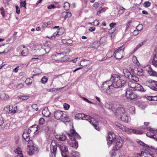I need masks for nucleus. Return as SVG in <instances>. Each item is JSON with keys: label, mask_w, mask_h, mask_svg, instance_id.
<instances>
[{"label": "nucleus", "mask_w": 157, "mask_h": 157, "mask_svg": "<svg viewBox=\"0 0 157 157\" xmlns=\"http://www.w3.org/2000/svg\"><path fill=\"white\" fill-rule=\"evenodd\" d=\"M110 80L112 86L115 88L122 87L126 83V80L124 77L122 76L121 77L117 74H112Z\"/></svg>", "instance_id": "nucleus-1"}, {"label": "nucleus", "mask_w": 157, "mask_h": 157, "mask_svg": "<svg viewBox=\"0 0 157 157\" xmlns=\"http://www.w3.org/2000/svg\"><path fill=\"white\" fill-rule=\"evenodd\" d=\"M67 134L70 137L72 143H74L71 146L72 147L77 149L78 147V142L76 140V139H80V137L79 135L74 130H71L70 132Z\"/></svg>", "instance_id": "nucleus-2"}, {"label": "nucleus", "mask_w": 157, "mask_h": 157, "mask_svg": "<svg viewBox=\"0 0 157 157\" xmlns=\"http://www.w3.org/2000/svg\"><path fill=\"white\" fill-rule=\"evenodd\" d=\"M116 115L118 119L123 121L127 123L128 121V117L127 116L125 109L123 107L117 108Z\"/></svg>", "instance_id": "nucleus-3"}, {"label": "nucleus", "mask_w": 157, "mask_h": 157, "mask_svg": "<svg viewBox=\"0 0 157 157\" xmlns=\"http://www.w3.org/2000/svg\"><path fill=\"white\" fill-rule=\"evenodd\" d=\"M35 50L38 55L39 56H41L48 53L50 50V48L48 45V44L46 43L43 46H36Z\"/></svg>", "instance_id": "nucleus-4"}, {"label": "nucleus", "mask_w": 157, "mask_h": 157, "mask_svg": "<svg viewBox=\"0 0 157 157\" xmlns=\"http://www.w3.org/2000/svg\"><path fill=\"white\" fill-rule=\"evenodd\" d=\"M28 141L27 145V152L29 155L31 156L35 153H37L38 151V148L36 146H34L33 141L31 140H28Z\"/></svg>", "instance_id": "nucleus-5"}, {"label": "nucleus", "mask_w": 157, "mask_h": 157, "mask_svg": "<svg viewBox=\"0 0 157 157\" xmlns=\"http://www.w3.org/2000/svg\"><path fill=\"white\" fill-rule=\"evenodd\" d=\"M128 86L135 91H138L144 92L145 90L143 87L139 84L135 82L130 81L128 82Z\"/></svg>", "instance_id": "nucleus-6"}, {"label": "nucleus", "mask_w": 157, "mask_h": 157, "mask_svg": "<svg viewBox=\"0 0 157 157\" xmlns=\"http://www.w3.org/2000/svg\"><path fill=\"white\" fill-rule=\"evenodd\" d=\"M125 96L127 99L130 101L137 98L139 97V95L134 93L129 89H127Z\"/></svg>", "instance_id": "nucleus-7"}, {"label": "nucleus", "mask_w": 157, "mask_h": 157, "mask_svg": "<svg viewBox=\"0 0 157 157\" xmlns=\"http://www.w3.org/2000/svg\"><path fill=\"white\" fill-rule=\"evenodd\" d=\"M112 82L110 79L107 80L103 83L101 89L104 92H106L108 94H109L110 92L109 91L108 89H110V87L112 86Z\"/></svg>", "instance_id": "nucleus-8"}, {"label": "nucleus", "mask_w": 157, "mask_h": 157, "mask_svg": "<svg viewBox=\"0 0 157 157\" xmlns=\"http://www.w3.org/2000/svg\"><path fill=\"white\" fill-rule=\"evenodd\" d=\"M86 116L87 117H84V119L85 118V120L89 122L91 124L94 126L96 129L99 131L100 128L98 126V122L96 121L94 118L86 115Z\"/></svg>", "instance_id": "nucleus-9"}, {"label": "nucleus", "mask_w": 157, "mask_h": 157, "mask_svg": "<svg viewBox=\"0 0 157 157\" xmlns=\"http://www.w3.org/2000/svg\"><path fill=\"white\" fill-rule=\"evenodd\" d=\"M106 139L108 145L110 146L111 144L114 143L116 140L115 135L113 133H109Z\"/></svg>", "instance_id": "nucleus-10"}, {"label": "nucleus", "mask_w": 157, "mask_h": 157, "mask_svg": "<svg viewBox=\"0 0 157 157\" xmlns=\"http://www.w3.org/2000/svg\"><path fill=\"white\" fill-rule=\"evenodd\" d=\"M122 47H121L114 52V57L117 59H121L123 55L124 49H121Z\"/></svg>", "instance_id": "nucleus-11"}, {"label": "nucleus", "mask_w": 157, "mask_h": 157, "mask_svg": "<svg viewBox=\"0 0 157 157\" xmlns=\"http://www.w3.org/2000/svg\"><path fill=\"white\" fill-rule=\"evenodd\" d=\"M58 147L61 151L62 156L63 157H68V151L65 146L63 144H61L58 145Z\"/></svg>", "instance_id": "nucleus-12"}, {"label": "nucleus", "mask_w": 157, "mask_h": 157, "mask_svg": "<svg viewBox=\"0 0 157 157\" xmlns=\"http://www.w3.org/2000/svg\"><path fill=\"white\" fill-rule=\"evenodd\" d=\"M147 128L150 132L146 133L147 136L151 138H153L157 141V138L155 135V133H157V130H154L153 128L149 127Z\"/></svg>", "instance_id": "nucleus-13"}, {"label": "nucleus", "mask_w": 157, "mask_h": 157, "mask_svg": "<svg viewBox=\"0 0 157 157\" xmlns=\"http://www.w3.org/2000/svg\"><path fill=\"white\" fill-rule=\"evenodd\" d=\"M38 125H34L30 127L27 131L28 133L37 134L38 131Z\"/></svg>", "instance_id": "nucleus-14"}, {"label": "nucleus", "mask_w": 157, "mask_h": 157, "mask_svg": "<svg viewBox=\"0 0 157 157\" xmlns=\"http://www.w3.org/2000/svg\"><path fill=\"white\" fill-rule=\"evenodd\" d=\"M148 86L153 90L157 91V82L152 80H150Z\"/></svg>", "instance_id": "nucleus-15"}, {"label": "nucleus", "mask_w": 157, "mask_h": 157, "mask_svg": "<svg viewBox=\"0 0 157 157\" xmlns=\"http://www.w3.org/2000/svg\"><path fill=\"white\" fill-rule=\"evenodd\" d=\"M145 68L147 72H148L151 75L157 76V73L153 70L150 65H148L146 66Z\"/></svg>", "instance_id": "nucleus-16"}, {"label": "nucleus", "mask_w": 157, "mask_h": 157, "mask_svg": "<svg viewBox=\"0 0 157 157\" xmlns=\"http://www.w3.org/2000/svg\"><path fill=\"white\" fill-rule=\"evenodd\" d=\"M126 132H127L128 133H133L134 134H142L144 132L143 131H139L136 129H133L131 128H127L125 129Z\"/></svg>", "instance_id": "nucleus-17"}, {"label": "nucleus", "mask_w": 157, "mask_h": 157, "mask_svg": "<svg viewBox=\"0 0 157 157\" xmlns=\"http://www.w3.org/2000/svg\"><path fill=\"white\" fill-rule=\"evenodd\" d=\"M63 112L61 111L57 110L54 112V117L57 120H60Z\"/></svg>", "instance_id": "nucleus-18"}, {"label": "nucleus", "mask_w": 157, "mask_h": 157, "mask_svg": "<svg viewBox=\"0 0 157 157\" xmlns=\"http://www.w3.org/2000/svg\"><path fill=\"white\" fill-rule=\"evenodd\" d=\"M115 146L113 147L114 149H117L118 150V148H120L121 147L122 145V141H120V140H116L115 141Z\"/></svg>", "instance_id": "nucleus-19"}, {"label": "nucleus", "mask_w": 157, "mask_h": 157, "mask_svg": "<svg viewBox=\"0 0 157 157\" xmlns=\"http://www.w3.org/2000/svg\"><path fill=\"white\" fill-rule=\"evenodd\" d=\"M134 72L135 74H137L138 75L141 76L143 75L144 73L143 70L140 67L135 69Z\"/></svg>", "instance_id": "nucleus-20"}, {"label": "nucleus", "mask_w": 157, "mask_h": 157, "mask_svg": "<svg viewBox=\"0 0 157 157\" xmlns=\"http://www.w3.org/2000/svg\"><path fill=\"white\" fill-rule=\"evenodd\" d=\"M42 114L44 116L48 117H49L51 113L49 111L48 107H45L42 110Z\"/></svg>", "instance_id": "nucleus-21"}, {"label": "nucleus", "mask_w": 157, "mask_h": 157, "mask_svg": "<svg viewBox=\"0 0 157 157\" xmlns=\"http://www.w3.org/2000/svg\"><path fill=\"white\" fill-rule=\"evenodd\" d=\"M62 115L63 116H62V117L60 120L62 122H68L70 121V119L69 117L67 116L65 112L63 113Z\"/></svg>", "instance_id": "nucleus-22"}, {"label": "nucleus", "mask_w": 157, "mask_h": 157, "mask_svg": "<svg viewBox=\"0 0 157 157\" xmlns=\"http://www.w3.org/2000/svg\"><path fill=\"white\" fill-rule=\"evenodd\" d=\"M56 138L59 140L64 141L67 138L66 136L63 134H61L57 135L56 136Z\"/></svg>", "instance_id": "nucleus-23"}, {"label": "nucleus", "mask_w": 157, "mask_h": 157, "mask_svg": "<svg viewBox=\"0 0 157 157\" xmlns=\"http://www.w3.org/2000/svg\"><path fill=\"white\" fill-rule=\"evenodd\" d=\"M123 72L125 77L128 79L130 78V76H131L132 75L130 71L127 69H124Z\"/></svg>", "instance_id": "nucleus-24"}, {"label": "nucleus", "mask_w": 157, "mask_h": 157, "mask_svg": "<svg viewBox=\"0 0 157 157\" xmlns=\"http://www.w3.org/2000/svg\"><path fill=\"white\" fill-rule=\"evenodd\" d=\"M87 117L86 115L82 113H78L76 115L75 117V119L77 120L80 119L83 120L84 117Z\"/></svg>", "instance_id": "nucleus-25"}, {"label": "nucleus", "mask_w": 157, "mask_h": 157, "mask_svg": "<svg viewBox=\"0 0 157 157\" xmlns=\"http://www.w3.org/2000/svg\"><path fill=\"white\" fill-rule=\"evenodd\" d=\"M152 63L155 67H157V54L154 55L152 60Z\"/></svg>", "instance_id": "nucleus-26"}, {"label": "nucleus", "mask_w": 157, "mask_h": 157, "mask_svg": "<svg viewBox=\"0 0 157 157\" xmlns=\"http://www.w3.org/2000/svg\"><path fill=\"white\" fill-rule=\"evenodd\" d=\"M61 55V53H57L54 55H52L51 56V58L52 59L55 60H58L60 59V57Z\"/></svg>", "instance_id": "nucleus-27"}, {"label": "nucleus", "mask_w": 157, "mask_h": 157, "mask_svg": "<svg viewBox=\"0 0 157 157\" xmlns=\"http://www.w3.org/2000/svg\"><path fill=\"white\" fill-rule=\"evenodd\" d=\"M9 98V95L4 93H2L0 95V98L2 100H7Z\"/></svg>", "instance_id": "nucleus-28"}, {"label": "nucleus", "mask_w": 157, "mask_h": 157, "mask_svg": "<svg viewBox=\"0 0 157 157\" xmlns=\"http://www.w3.org/2000/svg\"><path fill=\"white\" fill-rule=\"evenodd\" d=\"M89 63V60L87 59H83L81 60L80 63V65L84 66L87 65Z\"/></svg>", "instance_id": "nucleus-29"}, {"label": "nucleus", "mask_w": 157, "mask_h": 157, "mask_svg": "<svg viewBox=\"0 0 157 157\" xmlns=\"http://www.w3.org/2000/svg\"><path fill=\"white\" fill-rule=\"evenodd\" d=\"M129 79L135 82H137L139 80V78L136 75H132L131 76H130V78Z\"/></svg>", "instance_id": "nucleus-30"}, {"label": "nucleus", "mask_w": 157, "mask_h": 157, "mask_svg": "<svg viewBox=\"0 0 157 157\" xmlns=\"http://www.w3.org/2000/svg\"><path fill=\"white\" fill-rule=\"evenodd\" d=\"M14 152L18 155L19 157H24L22 154V151H21V149L19 148L16 149L14 151Z\"/></svg>", "instance_id": "nucleus-31"}, {"label": "nucleus", "mask_w": 157, "mask_h": 157, "mask_svg": "<svg viewBox=\"0 0 157 157\" xmlns=\"http://www.w3.org/2000/svg\"><path fill=\"white\" fill-rule=\"evenodd\" d=\"M29 53V51L28 49L25 48L22 50L21 52V55L23 56H26Z\"/></svg>", "instance_id": "nucleus-32"}, {"label": "nucleus", "mask_w": 157, "mask_h": 157, "mask_svg": "<svg viewBox=\"0 0 157 157\" xmlns=\"http://www.w3.org/2000/svg\"><path fill=\"white\" fill-rule=\"evenodd\" d=\"M117 149H114V148L113 147V149L111 151V152L110 153V155L112 157H113L115 156L117 153Z\"/></svg>", "instance_id": "nucleus-33"}, {"label": "nucleus", "mask_w": 157, "mask_h": 157, "mask_svg": "<svg viewBox=\"0 0 157 157\" xmlns=\"http://www.w3.org/2000/svg\"><path fill=\"white\" fill-rule=\"evenodd\" d=\"M71 155L74 157H79V153L76 151H72L71 153Z\"/></svg>", "instance_id": "nucleus-34"}, {"label": "nucleus", "mask_w": 157, "mask_h": 157, "mask_svg": "<svg viewBox=\"0 0 157 157\" xmlns=\"http://www.w3.org/2000/svg\"><path fill=\"white\" fill-rule=\"evenodd\" d=\"M144 44L143 42H141L140 44L137 45L136 47L134 48L133 50V52H135L137 50L139 49L141 46H142Z\"/></svg>", "instance_id": "nucleus-35"}, {"label": "nucleus", "mask_w": 157, "mask_h": 157, "mask_svg": "<svg viewBox=\"0 0 157 157\" xmlns=\"http://www.w3.org/2000/svg\"><path fill=\"white\" fill-rule=\"evenodd\" d=\"M48 78L46 76L43 77L41 80V82L43 84H45L47 82Z\"/></svg>", "instance_id": "nucleus-36"}, {"label": "nucleus", "mask_w": 157, "mask_h": 157, "mask_svg": "<svg viewBox=\"0 0 157 157\" xmlns=\"http://www.w3.org/2000/svg\"><path fill=\"white\" fill-rule=\"evenodd\" d=\"M70 5L67 2H65L64 3L63 7L64 9L66 10H68L69 9Z\"/></svg>", "instance_id": "nucleus-37"}, {"label": "nucleus", "mask_w": 157, "mask_h": 157, "mask_svg": "<svg viewBox=\"0 0 157 157\" xmlns=\"http://www.w3.org/2000/svg\"><path fill=\"white\" fill-rule=\"evenodd\" d=\"M146 152L143 151H141L140 153H138L136 155H135V157H140L142 156H144V155L146 154Z\"/></svg>", "instance_id": "nucleus-38"}, {"label": "nucleus", "mask_w": 157, "mask_h": 157, "mask_svg": "<svg viewBox=\"0 0 157 157\" xmlns=\"http://www.w3.org/2000/svg\"><path fill=\"white\" fill-rule=\"evenodd\" d=\"M57 147H51V153H56Z\"/></svg>", "instance_id": "nucleus-39"}, {"label": "nucleus", "mask_w": 157, "mask_h": 157, "mask_svg": "<svg viewBox=\"0 0 157 157\" xmlns=\"http://www.w3.org/2000/svg\"><path fill=\"white\" fill-rule=\"evenodd\" d=\"M99 46V43L98 42H94L92 45L93 48H97Z\"/></svg>", "instance_id": "nucleus-40"}, {"label": "nucleus", "mask_w": 157, "mask_h": 157, "mask_svg": "<svg viewBox=\"0 0 157 157\" xmlns=\"http://www.w3.org/2000/svg\"><path fill=\"white\" fill-rule=\"evenodd\" d=\"M132 61L136 65H138L140 63L139 61L137 60L136 57L135 56L133 57Z\"/></svg>", "instance_id": "nucleus-41"}, {"label": "nucleus", "mask_w": 157, "mask_h": 157, "mask_svg": "<svg viewBox=\"0 0 157 157\" xmlns=\"http://www.w3.org/2000/svg\"><path fill=\"white\" fill-rule=\"evenodd\" d=\"M18 97L20 99L23 100H25L29 99V96H18Z\"/></svg>", "instance_id": "nucleus-42"}, {"label": "nucleus", "mask_w": 157, "mask_h": 157, "mask_svg": "<svg viewBox=\"0 0 157 157\" xmlns=\"http://www.w3.org/2000/svg\"><path fill=\"white\" fill-rule=\"evenodd\" d=\"M25 82L27 85H30L32 82V80L30 78H27L25 80Z\"/></svg>", "instance_id": "nucleus-43"}, {"label": "nucleus", "mask_w": 157, "mask_h": 157, "mask_svg": "<svg viewBox=\"0 0 157 157\" xmlns=\"http://www.w3.org/2000/svg\"><path fill=\"white\" fill-rule=\"evenodd\" d=\"M106 108L109 110H112L113 108L112 105L109 103H106L105 105Z\"/></svg>", "instance_id": "nucleus-44"}, {"label": "nucleus", "mask_w": 157, "mask_h": 157, "mask_svg": "<svg viewBox=\"0 0 157 157\" xmlns=\"http://www.w3.org/2000/svg\"><path fill=\"white\" fill-rule=\"evenodd\" d=\"M28 133H27V131H24L22 135V137L26 141H27L28 140H27V136H26V134H27Z\"/></svg>", "instance_id": "nucleus-45"}, {"label": "nucleus", "mask_w": 157, "mask_h": 157, "mask_svg": "<svg viewBox=\"0 0 157 157\" xmlns=\"http://www.w3.org/2000/svg\"><path fill=\"white\" fill-rule=\"evenodd\" d=\"M0 10H1V14L3 17H4L5 16V10L3 7H1L0 8Z\"/></svg>", "instance_id": "nucleus-46"}, {"label": "nucleus", "mask_w": 157, "mask_h": 157, "mask_svg": "<svg viewBox=\"0 0 157 157\" xmlns=\"http://www.w3.org/2000/svg\"><path fill=\"white\" fill-rule=\"evenodd\" d=\"M26 2L25 1H21V2H20V5L21 6L24 7L25 8V9H26Z\"/></svg>", "instance_id": "nucleus-47"}, {"label": "nucleus", "mask_w": 157, "mask_h": 157, "mask_svg": "<svg viewBox=\"0 0 157 157\" xmlns=\"http://www.w3.org/2000/svg\"><path fill=\"white\" fill-rule=\"evenodd\" d=\"M114 54V52L110 51L107 54L106 56L108 58L111 57Z\"/></svg>", "instance_id": "nucleus-48"}, {"label": "nucleus", "mask_w": 157, "mask_h": 157, "mask_svg": "<svg viewBox=\"0 0 157 157\" xmlns=\"http://www.w3.org/2000/svg\"><path fill=\"white\" fill-rule=\"evenodd\" d=\"M151 5V3L149 1L145 2L144 4V6L145 7H149Z\"/></svg>", "instance_id": "nucleus-49"}, {"label": "nucleus", "mask_w": 157, "mask_h": 157, "mask_svg": "<svg viewBox=\"0 0 157 157\" xmlns=\"http://www.w3.org/2000/svg\"><path fill=\"white\" fill-rule=\"evenodd\" d=\"M115 125L118 127H119L120 129H123L124 127L123 125H121L120 123H119L118 122H115Z\"/></svg>", "instance_id": "nucleus-50"}, {"label": "nucleus", "mask_w": 157, "mask_h": 157, "mask_svg": "<svg viewBox=\"0 0 157 157\" xmlns=\"http://www.w3.org/2000/svg\"><path fill=\"white\" fill-rule=\"evenodd\" d=\"M52 23L51 21H49L46 22H45L43 24V27H46L49 25L51 24Z\"/></svg>", "instance_id": "nucleus-51"}, {"label": "nucleus", "mask_w": 157, "mask_h": 157, "mask_svg": "<svg viewBox=\"0 0 157 157\" xmlns=\"http://www.w3.org/2000/svg\"><path fill=\"white\" fill-rule=\"evenodd\" d=\"M67 12H63L62 13L61 16L63 18H64V20H65L67 17Z\"/></svg>", "instance_id": "nucleus-52"}, {"label": "nucleus", "mask_w": 157, "mask_h": 157, "mask_svg": "<svg viewBox=\"0 0 157 157\" xmlns=\"http://www.w3.org/2000/svg\"><path fill=\"white\" fill-rule=\"evenodd\" d=\"M129 110L132 114L135 113V108L134 106L130 107L129 109Z\"/></svg>", "instance_id": "nucleus-53"}, {"label": "nucleus", "mask_w": 157, "mask_h": 157, "mask_svg": "<svg viewBox=\"0 0 157 157\" xmlns=\"http://www.w3.org/2000/svg\"><path fill=\"white\" fill-rule=\"evenodd\" d=\"M45 120L42 118H40L39 121V123L40 125H42L44 122Z\"/></svg>", "instance_id": "nucleus-54"}, {"label": "nucleus", "mask_w": 157, "mask_h": 157, "mask_svg": "<svg viewBox=\"0 0 157 157\" xmlns=\"http://www.w3.org/2000/svg\"><path fill=\"white\" fill-rule=\"evenodd\" d=\"M143 28V26L142 25L139 24L136 27V29L140 31Z\"/></svg>", "instance_id": "nucleus-55"}, {"label": "nucleus", "mask_w": 157, "mask_h": 157, "mask_svg": "<svg viewBox=\"0 0 157 157\" xmlns=\"http://www.w3.org/2000/svg\"><path fill=\"white\" fill-rule=\"evenodd\" d=\"M63 107L65 110H67L69 109L70 107V105L68 104L64 103L63 105Z\"/></svg>", "instance_id": "nucleus-56"}, {"label": "nucleus", "mask_w": 157, "mask_h": 157, "mask_svg": "<svg viewBox=\"0 0 157 157\" xmlns=\"http://www.w3.org/2000/svg\"><path fill=\"white\" fill-rule=\"evenodd\" d=\"M57 147V145L56 143V141L54 140H52L51 143V147Z\"/></svg>", "instance_id": "nucleus-57"}, {"label": "nucleus", "mask_w": 157, "mask_h": 157, "mask_svg": "<svg viewBox=\"0 0 157 157\" xmlns=\"http://www.w3.org/2000/svg\"><path fill=\"white\" fill-rule=\"evenodd\" d=\"M93 23L94 24H93V25L96 26L98 25H99V22L98 20L96 19L94 21Z\"/></svg>", "instance_id": "nucleus-58"}, {"label": "nucleus", "mask_w": 157, "mask_h": 157, "mask_svg": "<svg viewBox=\"0 0 157 157\" xmlns=\"http://www.w3.org/2000/svg\"><path fill=\"white\" fill-rule=\"evenodd\" d=\"M32 107L36 111H37L38 110V108L37 107V105L36 104H33L32 105Z\"/></svg>", "instance_id": "nucleus-59"}, {"label": "nucleus", "mask_w": 157, "mask_h": 157, "mask_svg": "<svg viewBox=\"0 0 157 157\" xmlns=\"http://www.w3.org/2000/svg\"><path fill=\"white\" fill-rule=\"evenodd\" d=\"M82 99H83V100L87 102L88 103H91V104H94V103L90 101H89L88 100L87 98H84V97H82L81 98Z\"/></svg>", "instance_id": "nucleus-60"}, {"label": "nucleus", "mask_w": 157, "mask_h": 157, "mask_svg": "<svg viewBox=\"0 0 157 157\" xmlns=\"http://www.w3.org/2000/svg\"><path fill=\"white\" fill-rule=\"evenodd\" d=\"M58 30H59L58 29H57L56 32L53 34L52 36H53V37L54 38H55V37L56 36H57L60 35V34H59V32L57 31Z\"/></svg>", "instance_id": "nucleus-61"}, {"label": "nucleus", "mask_w": 157, "mask_h": 157, "mask_svg": "<svg viewBox=\"0 0 157 157\" xmlns=\"http://www.w3.org/2000/svg\"><path fill=\"white\" fill-rule=\"evenodd\" d=\"M17 106L14 107L13 110L11 111V113L13 114L17 112Z\"/></svg>", "instance_id": "nucleus-62"}, {"label": "nucleus", "mask_w": 157, "mask_h": 157, "mask_svg": "<svg viewBox=\"0 0 157 157\" xmlns=\"http://www.w3.org/2000/svg\"><path fill=\"white\" fill-rule=\"evenodd\" d=\"M24 86V85L22 83H20L18 84L17 86V88L18 89H20L22 88Z\"/></svg>", "instance_id": "nucleus-63"}, {"label": "nucleus", "mask_w": 157, "mask_h": 157, "mask_svg": "<svg viewBox=\"0 0 157 157\" xmlns=\"http://www.w3.org/2000/svg\"><path fill=\"white\" fill-rule=\"evenodd\" d=\"M16 13L17 14H19L20 13V10L19 7L18 6H16Z\"/></svg>", "instance_id": "nucleus-64"}]
</instances>
